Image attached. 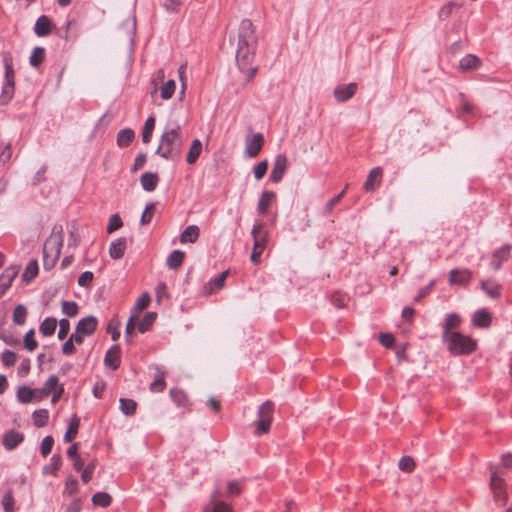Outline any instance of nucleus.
Wrapping results in <instances>:
<instances>
[{
	"instance_id": "a211bd4d",
	"label": "nucleus",
	"mask_w": 512,
	"mask_h": 512,
	"mask_svg": "<svg viewBox=\"0 0 512 512\" xmlns=\"http://www.w3.org/2000/svg\"><path fill=\"white\" fill-rule=\"evenodd\" d=\"M18 275V268L11 266L6 268L0 276V297L4 295L7 289L12 285L13 280Z\"/></svg>"
},
{
	"instance_id": "f3484780",
	"label": "nucleus",
	"mask_w": 512,
	"mask_h": 512,
	"mask_svg": "<svg viewBox=\"0 0 512 512\" xmlns=\"http://www.w3.org/2000/svg\"><path fill=\"white\" fill-rule=\"evenodd\" d=\"M254 245L259 244L265 250L268 242V231L262 222L255 223L251 231Z\"/></svg>"
},
{
	"instance_id": "1a4fd4ad",
	"label": "nucleus",
	"mask_w": 512,
	"mask_h": 512,
	"mask_svg": "<svg viewBox=\"0 0 512 512\" xmlns=\"http://www.w3.org/2000/svg\"><path fill=\"white\" fill-rule=\"evenodd\" d=\"M287 167H288L287 157L284 154L277 155L274 160L273 168H272V171L270 174V181H272L273 183H279L283 179V177L286 173Z\"/></svg>"
},
{
	"instance_id": "39448f33",
	"label": "nucleus",
	"mask_w": 512,
	"mask_h": 512,
	"mask_svg": "<svg viewBox=\"0 0 512 512\" xmlns=\"http://www.w3.org/2000/svg\"><path fill=\"white\" fill-rule=\"evenodd\" d=\"M274 404L271 401L264 402L258 411V419L256 421V433L258 435L266 434L270 430L273 420Z\"/></svg>"
},
{
	"instance_id": "393cba45",
	"label": "nucleus",
	"mask_w": 512,
	"mask_h": 512,
	"mask_svg": "<svg viewBox=\"0 0 512 512\" xmlns=\"http://www.w3.org/2000/svg\"><path fill=\"white\" fill-rule=\"evenodd\" d=\"M51 25V20L47 16L42 15L37 19L34 31L39 37L47 36L51 33Z\"/></svg>"
},
{
	"instance_id": "72a5a7b5",
	"label": "nucleus",
	"mask_w": 512,
	"mask_h": 512,
	"mask_svg": "<svg viewBox=\"0 0 512 512\" xmlns=\"http://www.w3.org/2000/svg\"><path fill=\"white\" fill-rule=\"evenodd\" d=\"M17 400L22 404H28L34 401L33 388L26 385L20 386L16 393Z\"/></svg>"
},
{
	"instance_id": "bb28decb",
	"label": "nucleus",
	"mask_w": 512,
	"mask_h": 512,
	"mask_svg": "<svg viewBox=\"0 0 512 512\" xmlns=\"http://www.w3.org/2000/svg\"><path fill=\"white\" fill-rule=\"evenodd\" d=\"M482 65L481 59L473 54H468L463 57L459 62V68L462 71H469L477 69Z\"/></svg>"
},
{
	"instance_id": "20e7f679",
	"label": "nucleus",
	"mask_w": 512,
	"mask_h": 512,
	"mask_svg": "<svg viewBox=\"0 0 512 512\" xmlns=\"http://www.w3.org/2000/svg\"><path fill=\"white\" fill-rule=\"evenodd\" d=\"M255 50L256 46L238 45L237 47L236 62L242 72L248 73V80H252L258 71L257 67H252Z\"/></svg>"
},
{
	"instance_id": "338daca9",
	"label": "nucleus",
	"mask_w": 512,
	"mask_h": 512,
	"mask_svg": "<svg viewBox=\"0 0 512 512\" xmlns=\"http://www.w3.org/2000/svg\"><path fill=\"white\" fill-rule=\"evenodd\" d=\"M267 169H268V162L266 160H263L261 162H259L255 167H254V170H253V173H254V177L257 179V180H260L262 179L266 172H267Z\"/></svg>"
},
{
	"instance_id": "f8f14e48",
	"label": "nucleus",
	"mask_w": 512,
	"mask_h": 512,
	"mask_svg": "<svg viewBox=\"0 0 512 512\" xmlns=\"http://www.w3.org/2000/svg\"><path fill=\"white\" fill-rule=\"evenodd\" d=\"M383 177V170L381 167L373 168L367 176V179L364 183V190L366 192L375 191L381 184Z\"/></svg>"
},
{
	"instance_id": "6e6552de",
	"label": "nucleus",
	"mask_w": 512,
	"mask_h": 512,
	"mask_svg": "<svg viewBox=\"0 0 512 512\" xmlns=\"http://www.w3.org/2000/svg\"><path fill=\"white\" fill-rule=\"evenodd\" d=\"M497 469L491 468V477H490V488L494 494V499L496 501L505 502L507 499V494L505 490V482L499 475Z\"/></svg>"
},
{
	"instance_id": "5701e85b",
	"label": "nucleus",
	"mask_w": 512,
	"mask_h": 512,
	"mask_svg": "<svg viewBox=\"0 0 512 512\" xmlns=\"http://www.w3.org/2000/svg\"><path fill=\"white\" fill-rule=\"evenodd\" d=\"M127 247V241L121 237L113 241L109 247V255L112 259H120L124 256Z\"/></svg>"
},
{
	"instance_id": "a18cd8bd",
	"label": "nucleus",
	"mask_w": 512,
	"mask_h": 512,
	"mask_svg": "<svg viewBox=\"0 0 512 512\" xmlns=\"http://www.w3.org/2000/svg\"><path fill=\"white\" fill-rule=\"evenodd\" d=\"M45 59V49L42 47H35L31 53L29 62L33 67H39Z\"/></svg>"
},
{
	"instance_id": "49530a36",
	"label": "nucleus",
	"mask_w": 512,
	"mask_h": 512,
	"mask_svg": "<svg viewBox=\"0 0 512 512\" xmlns=\"http://www.w3.org/2000/svg\"><path fill=\"white\" fill-rule=\"evenodd\" d=\"M120 326L121 323L116 316L112 318L107 324L106 331L111 335L113 341H117L120 337Z\"/></svg>"
},
{
	"instance_id": "de8ad7c7",
	"label": "nucleus",
	"mask_w": 512,
	"mask_h": 512,
	"mask_svg": "<svg viewBox=\"0 0 512 512\" xmlns=\"http://www.w3.org/2000/svg\"><path fill=\"white\" fill-rule=\"evenodd\" d=\"M228 271H224L219 274L217 277L211 279L208 283L209 285V293H214L215 291L221 289L224 286V282L227 278Z\"/></svg>"
},
{
	"instance_id": "c85d7f7f",
	"label": "nucleus",
	"mask_w": 512,
	"mask_h": 512,
	"mask_svg": "<svg viewBox=\"0 0 512 512\" xmlns=\"http://www.w3.org/2000/svg\"><path fill=\"white\" fill-rule=\"evenodd\" d=\"M166 372L161 368H156V373L154 377V381L150 384V390L152 392H162L166 387Z\"/></svg>"
},
{
	"instance_id": "f257e3e1",
	"label": "nucleus",
	"mask_w": 512,
	"mask_h": 512,
	"mask_svg": "<svg viewBox=\"0 0 512 512\" xmlns=\"http://www.w3.org/2000/svg\"><path fill=\"white\" fill-rule=\"evenodd\" d=\"M184 144L181 127L178 123H168L161 135L156 153L167 160L180 158Z\"/></svg>"
},
{
	"instance_id": "e433bc0d",
	"label": "nucleus",
	"mask_w": 512,
	"mask_h": 512,
	"mask_svg": "<svg viewBox=\"0 0 512 512\" xmlns=\"http://www.w3.org/2000/svg\"><path fill=\"white\" fill-rule=\"evenodd\" d=\"M150 301L151 299L148 293L142 294L132 308L131 315L138 318L139 314L149 306Z\"/></svg>"
},
{
	"instance_id": "864d4df0",
	"label": "nucleus",
	"mask_w": 512,
	"mask_h": 512,
	"mask_svg": "<svg viewBox=\"0 0 512 512\" xmlns=\"http://www.w3.org/2000/svg\"><path fill=\"white\" fill-rule=\"evenodd\" d=\"M27 316V310L22 304L17 305L13 311V322L17 325H23Z\"/></svg>"
},
{
	"instance_id": "7c9ffc66",
	"label": "nucleus",
	"mask_w": 512,
	"mask_h": 512,
	"mask_svg": "<svg viewBox=\"0 0 512 512\" xmlns=\"http://www.w3.org/2000/svg\"><path fill=\"white\" fill-rule=\"evenodd\" d=\"M135 138V133L132 129H122L117 134V145L120 148L128 147Z\"/></svg>"
},
{
	"instance_id": "680f3d73",
	"label": "nucleus",
	"mask_w": 512,
	"mask_h": 512,
	"mask_svg": "<svg viewBox=\"0 0 512 512\" xmlns=\"http://www.w3.org/2000/svg\"><path fill=\"white\" fill-rule=\"evenodd\" d=\"M54 445V439L52 436H46L40 445V453L43 457H47L53 448Z\"/></svg>"
},
{
	"instance_id": "69168bd1",
	"label": "nucleus",
	"mask_w": 512,
	"mask_h": 512,
	"mask_svg": "<svg viewBox=\"0 0 512 512\" xmlns=\"http://www.w3.org/2000/svg\"><path fill=\"white\" fill-rule=\"evenodd\" d=\"M415 467V462L410 456H403L399 461V469L404 472H411Z\"/></svg>"
},
{
	"instance_id": "58836bf2",
	"label": "nucleus",
	"mask_w": 512,
	"mask_h": 512,
	"mask_svg": "<svg viewBox=\"0 0 512 512\" xmlns=\"http://www.w3.org/2000/svg\"><path fill=\"white\" fill-rule=\"evenodd\" d=\"M79 425H80V419L76 416L73 417L71 419L68 429L64 435L65 442L70 443L76 438V436L78 434Z\"/></svg>"
},
{
	"instance_id": "9d476101",
	"label": "nucleus",
	"mask_w": 512,
	"mask_h": 512,
	"mask_svg": "<svg viewBox=\"0 0 512 512\" xmlns=\"http://www.w3.org/2000/svg\"><path fill=\"white\" fill-rule=\"evenodd\" d=\"M221 493L219 490H215L211 496L209 502L205 505L206 511L210 512H233V508L229 503H226L220 499Z\"/></svg>"
},
{
	"instance_id": "7ed1b4c3",
	"label": "nucleus",
	"mask_w": 512,
	"mask_h": 512,
	"mask_svg": "<svg viewBox=\"0 0 512 512\" xmlns=\"http://www.w3.org/2000/svg\"><path fill=\"white\" fill-rule=\"evenodd\" d=\"M448 351L452 355H468L474 352L477 348V342L470 336L462 333H453L448 338L443 339Z\"/></svg>"
},
{
	"instance_id": "c756f323",
	"label": "nucleus",
	"mask_w": 512,
	"mask_h": 512,
	"mask_svg": "<svg viewBox=\"0 0 512 512\" xmlns=\"http://www.w3.org/2000/svg\"><path fill=\"white\" fill-rule=\"evenodd\" d=\"M199 227L196 225H190L184 229L180 235L181 243H195L199 237Z\"/></svg>"
},
{
	"instance_id": "ddd939ff",
	"label": "nucleus",
	"mask_w": 512,
	"mask_h": 512,
	"mask_svg": "<svg viewBox=\"0 0 512 512\" xmlns=\"http://www.w3.org/2000/svg\"><path fill=\"white\" fill-rule=\"evenodd\" d=\"M356 91V83L338 85L334 90V97L338 102H346L355 95Z\"/></svg>"
},
{
	"instance_id": "aec40b11",
	"label": "nucleus",
	"mask_w": 512,
	"mask_h": 512,
	"mask_svg": "<svg viewBox=\"0 0 512 512\" xmlns=\"http://www.w3.org/2000/svg\"><path fill=\"white\" fill-rule=\"evenodd\" d=\"M24 440V434L15 430H9L3 435V446L11 451Z\"/></svg>"
},
{
	"instance_id": "774afa93",
	"label": "nucleus",
	"mask_w": 512,
	"mask_h": 512,
	"mask_svg": "<svg viewBox=\"0 0 512 512\" xmlns=\"http://www.w3.org/2000/svg\"><path fill=\"white\" fill-rule=\"evenodd\" d=\"M2 505L5 512H13L14 497L11 491L4 494L2 498Z\"/></svg>"
},
{
	"instance_id": "6ab92c4d",
	"label": "nucleus",
	"mask_w": 512,
	"mask_h": 512,
	"mask_svg": "<svg viewBox=\"0 0 512 512\" xmlns=\"http://www.w3.org/2000/svg\"><path fill=\"white\" fill-rule=\"evenodd\" d=\"M461 324V318L456 313H450L447 314L445 318V322L443 325V333H442V340L448 338L449 335H452L453 333H458L457 331H453L454 329L458 328Z\"/></svg>"
},
{
	"instance_id": "5fc2aeb1",
	"label": "nucleus",
	"mask_w": 512,
	"mask_h": 512,
	"mask_svg": "<svg viewBox=\"0 0 512 512\" xmlns=\"http://www.w3.org/2000/svg\"><path fill=\"white\" fill-rule=\"evenodd\" d=\"M155 211H156L155 203L147 204L145 207V210L143 211L142 216H141V220H140L141 224L148 225L149 223H151L153 216L155 214Z\"/></svg>"
},
{
	"instance_id": "4c0bfd02",
	"label": "nucleus",
	"mask_w": 512,
	"mask_h": 512,
	"mask_svg": "<svg viewBox=\"0 0 512 512\" xmlns=\"http://www.w3.org/2000/svg\"><path fill=\"white\" fill-rule=\"evenodd\" d=\"M57 327V320L53 317L45 318L40 324L39 330L44 336H52Z\"/></svg>"
},
{
	"instance_id": "e2e57ef3",
	"label": "nucleus",
	"mask_w": 512,
	"mask_h": 512,
	"mask_svg": "<svg viewBox=\"0 0 512 512\" xmlns=\"http://www.w3.org/2000/svg\"><path fill=\"white\" fill-rule=\"evenodd\" d=\"M34 335H35V332L33 329H31L24 336V347L28 351H34L38 346V343L35 340Z\"/></svg>"
},
{
	"instance_id": "9b49d317",
	"label": "nucleus",
	"mask_w": 512,
	"mask_h": 512,
	"mask_svg": "<svg viewBox=\"0 0 512 512\" xmlns=\"http://www.w3.org/2000/svg\"><path fill=\"white\" fill-rule=\"evenodd\" d=\"M264 145V136L256 133L251 139L246 140V153L249 157L255 158L259 155Z\"/></svg>"
},
{
	"instance_id": "0eeeda50",
	"label": "nucleus",
	"mask_w": 512,
	"mask_h": 512,
	"mask_svg": "<svg viewBox=\"0 0 512 512\" xmlns=\"http://www.w3.org/2000/svg\"><path fill=\"white\" fill-rule=\"evenodd\" d=\"M15 73L12 66L9 63H5V83L2 87L0 95V104L5 105L10 102L13 98L15 90Z\"/></svg>"
},
{
	"instance_id": "f704fd0d",
	"label": "nucleus",
	"mask_w": 512,
	"mask_h": 512,
	"mask_svg": "<svg viewBox=\"0 0 512 512\" xmlns=\"http://www.w3.org/2000/svg\"><path fill=\"white\" fill-rule=\"evenodd\" d=\"M185 259V253L181 250H174L167 258V266L170 269H178Z\"/></svg>"
},
{
	"instance_id": "c9c22d12",
	"label": "nucleus",
	"mask_w": 512,
	"mask_h": 512,
	"mask_svg": "<svg viewBox=\"0 0 512 512\" xmlns=\"http://www.w3.org/2000/svg\"><path fill=\"white\" fill-rule=\"evenodd\" d=\"M62 466V457L59 454H54L51 457L50 463L43 467L44 474H51L56 476L57 472Z\"/></svg>"
},
{
	"instance_id": "423d86ee",
	"label": "nucleus",
	"mask_w": 512,
	"mask_h": 512,
	"mask_svg": "<svg viewBox=\"0 0 512 512\" xmlns=\"http://www.w3.org/2000/svg\"><path fill=\"white\" fill-rule=\"evenodd\" d=\"M256 44L257 37L253 23L249 19L242 20L238 32V45L256 46Z\"/></svg>"
},
{
	"instance_id": "13d9d810",
	"label": "nucleus",
	"mask_w": 512,
	"mask_h": 512,
	"mask_svg": "<svg viewBox=\"0 0 512 512\" xmlns=\"http://www.w3.org/2000/svg\"><path fill=\"white\" fill-rule=\"evenodd\" d=\"M349 301V298L347 294L342 292H335L331 295V303L336 306L337 308H342L346 306L347 302Z\"/></svg>"
},
{
	"instance_id": "37998d69",
	"label": "nucleus",
	"mask_w": 512,
	"mask_h": 512,
	"mask_svg": "<svg viewBox=\"0 0 512 512\" xmlns=\"http://www.w3.org/2000/svg\"><path fill=\"white\" fill-rule=\"evenodd\" d=\"M120 409L123 414H125L127 416H132L136 412L137 403L133 399L121 398L120 399Z\"/></svg>"
},
{
	"instance_id": "3c124183",
	"label": "nucleus",
	"mask_w": 512,
	"mask_h": 512,
	"mask_svg": "<svg viewBox=\"0 0 512 512\" xmlns=\"http://www.w3.org/2000/svg\"><path fill=\"white\" fill-rule=\"evenodd\" d=\"M38 271H39V268H38L37 261L36 260L29 261V263L27 264L25 271L23 273V279L27 282L31 281L32 279H34L37 276Z\"/></svg>"
},
{
	"instance_id": "09e8293b",
	"label": "nucleus",
	"mask_w": 512,
	"mask_h": 512,
	"mask_svg": "<svg viewBox=\"0 0 512 512\" xmlns=\"http://www.w3.org/2000/svg\"><path fill=\"white\" fill-rule=\"evenodd\" d=\"M176 89V83L174 80L170 79L167 82L163 83V85L160 87V95L161 98L164 100L170 99Z\"/></svg>"
},
{
	"instance_id": "2eb2a0df",
	"label": "nucleus",
	"mask_w": 512,
	"mask_h": 512,
	"mask_svg": "<svg viewBox=\"0 0 512 512\" xmlns=\"http://www.w3.org/2000/svg\"><path fill=\"white\" fill-rule=\"evenodd\" d=\"M511 246L504 245L503 247L497 249L491 258V267L493 270L497 271L501 268L503 262L507 261L510 256Z\"/></svg>"
},
{
	"instance_id": "412c9836",
	"label": "nucleus",
	"mask_w": 512,
	"mask_h": 512,
	"mask_svg": "<svg viewBox=\"0 0 512 512\" xmlns=\"http://www.w3.org/2000/svg\"><path fill=\"white\" fill-rule=\"evenodd\" d=\"M481 289L492 299H499L502 295V286L493 280H482Z\"/></svg>"
},
{
	"instance_id": "052dcab7",
	"label": "nucleus",
	"mask_w": 512,
	"mask_h": 512,
	"mask_svg": "<svg viewBox=\"0 0 512 512\" xmlns=\"http://www.w3.org/2000/svg\"><path fill=\"white\" fill-rule=\"evenodd\" d=\"M1 361L5 367H12L17 361V355L11 350H5L1 354Z\"/></svg>"
},
{
	"instance_id": "a878e982",
	"label": "nucleus",
	"mask_w": 512,
	"mask_h": 512,
	"mask_svg": "<svg viewBox=\"0 0 512 512\" xmlns=\"http://www.w3.org/2000/svg\"><path fill=\"white\" fill-rule=\"evenodd\" d=\"M140 183L145 191H154L159 183V177L156 173L146 172L142 174Z\"/></svg>"
},
{
	"instance_id": "ea45409f",
	"label": "nucleus",
	"mask_w": 512,
	"mask_h": 512,
	"mask_svg": "<svg viewBox=\"0 0 512 512\" xmlns=\"http://www.w3.org/2000/svg\"><path fill=\"white\" fill-rule=\"evenodd\" d=\"M33 423L36 427H44L49 421V412L47 409H39L32 414Z\"/></svg>"
},
{
	"instance_id": "2f4dec72",
	"label": "nucleus",
	"mask_w": 512,
	"mask_h": 512,
	"mask_svg": "<svg viewBox=\"0 0 512 512\" xmlns=\"http://www.w3.org/2000/svg\"><path fill=\"white\" fill-rule=\"evenodd\" d=\"M170 396L173 400V402L178 406L182 408H187L189 406V399L187 394L177 388L170 389Z\"/></svg>"
},
{
	"instance_id": "4be33fe9",
	"label": "nucleus",
	"mask_w": 512,
	"mask_h": 512,
	"mask_svg": "<svg viewBox=\"0 0 512 512\" xmlns=\"http://www.w3.org/2000/svg\"><path fill=\"white\" fill-rule=\"evenodd\" d=\"M472 278V273L467 270H459V269H453L449 274V281L451 284H462L465 285L469 283V281Z\"/></svg>"
},
{
	"instance_id": "4468645a",
	"label": "nucleus",
	"mask_w": 512,
	"mask_h": 512,
	"mask_svg": "<svg viewBox=\"0 0 512 512\" xmlns=\"http://www.w3.org/2000/svg\"><path fill=\"white\" fill-rule=\"evenodd\" d=\"M98 327V320L94 316H88L79 320L76 325L77 332L86 336H91L95 333Z\"/></svg>"
},
{
	"instance_id": "6e6d98bb",
	"label": "nucleus",
	"mask_w": 512,
	"mask_h": 512,
	"mask_svg": "<svg viewBox=\"0 0 512 512\" xmlns=\"http://www.w3.org/2000/svg\"><path fill=\"white\" fill-rule=\"evenodd\" d=\"M95 468H96V460H92L86 466H84V469L81 474V480L85 484L89 483L92 480Z\"/></svg>"
},
{
	"instance_id": "a19ab883",
	"label": "nucleus",
	"mask_w": 512,
	"mask_h": 512,
	"mask_svg": "<svg viewBox=\"0 0 512 512\" xmlns=\"http://www.w3.org/2000/svg\"><path fill=\"white\" fill-rule=\"evenodd\" d=\"M156 318L157 314L155 312H147L138 325V331L140 333L149 331L152 328Z\"/></svg>"
},
{
	"instance_id": "c03bdc74",
	"label": "nucleus",
	"mask_w": 512,
	"mask_h": 512,
	"mask_svg": "<svg viewBox=\"0 0 512 512\" xmlns=\"http://www.w3.org/2000/svg\"><path fill=\"white\" fill-rule=\"evenodd\" d=\"M92 502L95 506L106 508L110 506L112 497L106 492H97L93 495Z\"/></svg>"
},
{
	"instance_id": "f03ea898",
	"label": "nucleus",
	"mask_w": 512,
	"mask_h": 512,
	"mask_svg": "<svg viewBox=\"0 0 512 512\" xmlns=\"http://www.w3.org/2000/svg\"><path fill=\"white\" fill-rule=\"evenodd\" d=\"M63 246V227L54 225L51 235L46 239L43 245V266L45 270H51L55 267Z\"/></svg>"
},
{
	"instance_id": "cd10ccee",
	"label": "nucleus",
	"mask_w": 512,
	"mask_h": 512,
	"mask_svg": "<svg viewBox=\"0 0 512 512\" xmlns=\"http://www.w3.org/2000/svg\"><path fill=\"white\" fill-rule=\"evenodd\" d=\"M491 320V314L486 309H481L474 313L472 322L477 327L487 328L490 326Z\"/></svg>"
},
{
	"instance_id": "4d7b16f0",
	"label": "nucleus",
	"mask_w": 512,
	"mask_h": 512,
	"mask_svg": "<svg viewBox=\"0 0 512 512\" xmlns=\"http://www.w3.org/2000/svg\"><path fill=\"white\" fill-rule=\"evenodd\" d=\"M62 386L63 385L59 383V378L56 375H51L46 380L45 384L43 385V388L48 393V395H50L52 392L56 391L57 389H59V387Z\"/></svg>"
},
{
	"instance_id": "dca6fc26",
	"label": "nucleus",
	"mask_w": 512,
	"mask_h": 512,
	"mask_svg": "<svg viewBox=\"0 0 512 512\" xmlns=\"http://www.w3.org/2000/svg\"><path fill=\"white\" fill-rule=\"evenodd\" d=\"M104 363L112 370H117L121 363V349L119 345L112 346L105 354Z\"/></svg>"
},
{
	"instance_id": "bf43d9fd",
	"label": "nucleus",
	"mask_w": 512,
	"mask_h": 512,
	"mask_svg": "<svg viewBox=\"0 0 512 512\" xmlns=\"http://www.w3.org/2000/svg\"><path fill=\"white\" fill-rule=\"evenodd\" d=\"M242 492L241 483L237 480L230 481L227 486L226 496L234 498L240 495Z\"/></svg>"
},
{
	"instance_id": "b1692460",
	"label": "nucleus",
	"mask_w": 512,
	"mask_h": 512,
	"mask_svg": "<svg viewBox=\"0 0 512 512\" xmlns=\"http://www.w3.org/2000/svg\"><path fill=\"white\" fill-rule=\"evenodd\" d=\"M275 198H276V195L274 192L264 191L261 194L259 202H258V207H257L258 213L262 214V215L267 214L270 206L275 201Z\"/></svg>"
},
{
	"instance_id": "0e129e2a",
	"label": "nucleus",
	"mask_w": 512,
	"mask_h": 512,
	"mask_svg": "<svg viewBox=\"0 0 512 512\" xmlns=\"http://www.w3.org/2000/svg\"><path fill=\"white\" fill-rule=\"evenodd\" d=\"M123 226V221L119 214H114L110 217L109 223L107 226V232L113 233L114 231L120 229Z\"/></svg>"
},
{
	"instance_id": "8fccbe9b",
	"label": "nucleus",
	"mask_w": 512,
	"mask_h": 512,
	"mask_svg": "<svg viewBox=\"0 0 512 512\" xmlns=\"http://www.w3.org/2000/svg\"><path fill=\"white\" fill-rule=\"evenodd\" d=\"M79 491L78 480L72 476L66 479L63 493L69 497L74 496Z\"/></svg>"
},
{
	"instance_id": "603ef678",
	"label": "nucleus",
	"mask_w": 512,
	"mask_h": 512,
	"mask_svg": "<svg viewBox=\"0 0 512 512\" xmlns=\"http://www.w3.org/2000/svg\"><path fill=\"white\" fill-rule=\"evenodd\" d=\"M61 307H62V312L67 317H75L79 311L78 304L74 301L63 300L61 303Z\"/></svg>"
},
{
	"instance_id": "473e14b6",
	"label": "nucleus",
	"mask_w": 512,
	"mask_h": 512,
	"mask_svg": "<svg viewBox=\"0 0 512 512\" xmlns=\"http://www.w3.org/2000/svg\"><path fill=\"white\" fill-rule=\"evenodd\" d=\"M201 151H202L201 141L199 139L193 140V142L189 148V151L187 153V156H186L187 163L190 165L194 164L198 160V158L201 154Z\"/></svg>"
},
{
	"instance_id": "79ce46f5",
	"label": "nucleus",
	"mask_w": 512,
	"mask_h": 512,
	"mask_svg": "<svg viewBox=\"0 0 512 512\" xmlns=\"http://www.w3.org/2000/svg\"><path fill=\"white\" fill-rule=\"evenodd\" d=\"M154 128H155V118L151 116L146 120L143 130H142L143 143L147 144L151 141Z\"/></svg>"
}]
</instances>
